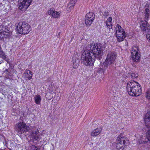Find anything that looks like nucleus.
<instances>
[{"mask_svg":"<svg viewBox=\"0 0 150 150\" xmlns=\"http://www.w3.org/2000/svg\"><path fill=\"white\" fill-rule=\"evenodd\" d=\"M90 50H86L81 57V62L86 66H91L94 63L93 56L100 59L102 55L104 47L101 44L93 42L90 44Z\"/></svg>","mask_w":150,"mask_h":150,"instance_id":"1","label":"nucleus"},{"mask_svg":"<svg viewBox=\"0 0 150 150\" xmlns=\"http://www.w3.org/2000/svg\"><path fill=\"white\" fill-rule=\"evenodd\" d=\"M126 88L129 94L132 96H138L142 91L139 84L133 81L127 83Z\"/></svg>","mask_w":150,"mask_h":150,"instance_id":"2","label":"nucleus"},{"mask_svg":"<svg viewBox=\"0 0 150 150\" xmlns=\"http://www.w3.org/2000/svg\"><path fill=\"white\" fill-rule=\"evenodd\" d=\"M17 31L21 34H28L31 30L30 26L25 22H20L16 25Z\"/></svg>","mask_w":150,"mask_h":150,"instance_id":"3","label":"nucleus"},{"mask_svg":"<svg viewBox=\"0 0 150 150\" xmlns=\"http://www.w3.org/2000/svg\"><path fill=\"white\" fill-rule=\"evenodd\" d=\"M116 54L114 52H110L108 54L107 58L103 63L105 67H108L113 64L116 58Z\"/></svg>","mask_w":150,"mask_h":150,"instance_id":"4","label":"nucleus"},{"mask_svg":"<svg viewBox=\"0 0 150 150\" xmlns=\"http://www.w3.org/2000/svg\"><path fill=\"white\" fill-rule=\"evenodd\" d=\"M16 129L19 134H21L28 132L30 128L25 122H20L16 124Z\"/></svg>","mask_w":150,"mask_h":150,"instance_id":"5","label":"nucleus"},{"mask_svg":"<svg viewBox=\"0 0 150 150\" xmlns=\"http://www.w3.org/2000/svg\"><path fill=\"white\" fill-rule=\"evenodd\" d=\"M32 0H19L18 8L22 11L26 10L31 4Z\"/></svg>","mask_w":150,"mask_h":150,"instance_id":"6","label":"nucleus"},{"mask_svg":"<svg viewBox=\"0 0 150 150\" xmlns=\"http://www.w3.org/2000/svg\"><path fill=\"white\" fill-rule=\"evenodd\" d=\"M131 51L132 60L136 62H139L140 58V54L137 47H132Z\"/></svg>","mask_w":150,"mask_h":150,"instance_id":"7","label":"nucleus"},{"mask_svg":"<svg viewBox=\"0 0 150 150\" xmlns=\"http://www.w3.org/2000/svg\"><path fill=\"white\" fill-rule=\"evenodd\" d=\"M128 141L127 137H125L119 136L117 137V143L116 146L118 149H120L121 148L125 145L126 141Z\"/></svg>","mask_w":150,"mask_h":150,"instance_id":"8","label":"nucleus"},{"mask_svg":"<svg viewBox=\"0 0 150 150\" xmlns=\"http://www.w3.org/2000/svg\"><path fill=\"white\" fill-rule=\"evenodd\" d=\"M144 121L145 125L148 129L146 134V137L150 142V111L147 112L145 117Z\"/></svg>","mask_w":150,"mask_h":150,"instance_id":"9","label":"nucleus"},{"mask_svg":"<svg viewBox=\"0 0 150 150\" xmlns=\"http://www.w3.org/2000/svg\"><path fill=\"white\" fill-rule=\"evenodd\" d=\"M95 18L94 14L92 12H89L86 14L85 18V22L86 25H90L92 23Z\"/></svg>","mask_w":150,"mask_h":150,"instance_id":"10","label":"nucleus"},{"mask_svg":"<svg viewBox=\"0 0 150 150\" xmlns=\"http://www.w3.org/2000/svg\"><path fill=\"white\" fill-rule=\"evenodd\" d=\"M140 27L142 31L146 32L150 30V25L146 21L142 20L140 22Z\"/></svg>","mask_w":150,"mask_h":150,"instance_id":"11","label":"nucleus"},{"mask_svg":"<svg viewBox=\"0 0 150 150\" xmlns=\"http://www.w3.org/2000/svg\"><path fill=\"white\" fill-rule=\"evenodd\" d=\"M41 134L39 132L38 129L32 131L30 134L31 138L35 140H40L41 139Z\"/></svg>","mask_w":150,"mask_h":150,"instance_id":"12","label":"nucleus"},{"mask_svg":"<svg viewBox=\"0 0 150 150\" xmlns=\"http://www.w3.org/2000/svg\"><path fill=\"white\" fill-rule=\"evenodd\" d=\"M79 56L78 54L76 53L72 57V62L73 64V67L74 68H77L79 66Z\"/></svg>","mask_w":150,"mask_h":150,"instance_id":"13","label":"nucleus"},{"mask_svg":"<svg viewBox=\"0 0 150 150\" xmlns=\"http://www.w3.org/2000/svg\"><path fill=\"white\" fill-rule=\"evenodd\" d=\"M48 13L49 15L54 18H58L60 16V13L56 11L54 9H50L48 11Z\"/></svg>","mask_w":150,"mask_h":150,"instance_id":"14","label":"nucleus"},{"mask_svg":"<svg viewBox=\"0 0 150 150\" xmlns=\"http://www.w3.org/2000/svg\"><path fill=\"white\" fill-rule=\"evenodd\" d=\"M102 129L100 128H97L93 130L91 132V135L93 137H96L100 133Z\"/></svg>","mask_w":150,"mask_h":150,"instance_id":"15","label":"nucleus"},{"mask_svg":"<svg viewBox=\"0 0 150 150\" xmlns=\"http://www.w3.org/2000/svg\"><path fill=\"white\" fill-rule=\"evenodd\" d=\"M25 77L28 79H30L32 77V73L31 71L29 70H26L24 73Z\"/></svg>","mask_w":150,"mask_h":150,"instance_id":"16","label":"nucleus"},{"mask_svg":"<svg viewBox=\"0 0 150 150\" xmlns=\"http://www.w3.org/2000/svg\"><path fill=\"white\" fill-rule=\"evenodd\" d=\"M34 99L35 103L37 105L40 104L41 99L40 95H36L35 96Z\"/></svg>","mask_w":150,"mask_h":150,"instance_id":"17","label":"nucleus"},{"mask_svg":"<svg viewBox=\"0 0 150 150\" xmlns=\"http://www.w3.org/2000/svg\"><path fill=\"white\" fill-rule=\"evenodd\" d=\"M116 36L117 38V41L119 42H121L124 40L126 37V34L120 35V34H118Z\"/></svg>","mask_w":150,"mask_h":150,"instance_id":"18","label":"nucleus"},{"mask_svg":"<svg viewBox=\"0 0 150 150\" xmlns=\"http://www.w3.org/2000/svg\"><path fill=\"white\" fill-rule=\"evenodd\" d=\"M76 1V0H73L72 1L70 2L67 6V8H69L70 10L72 9L74 5V2Z\"/></svg>","mask_w":150,"mask_h":150,"instance_id":"19","label":"nucleus"},{"mask_svg":"<svg viewBox=\"0 0 150 150\" xmlns=\"http://www.w3.org/2000/svg\"><path fill=\"white\" fill-rule=\"evenodd\" d=\"M106 25L108 28L109 29V32L112 33L113 32V30L112 28V23H106Z\"/></svg>","mask_w":150,"mask_h":150,"instance_id":"20","label":"nucleus"},{"mask_svg":"<svg viewBox=\"0 0 150 150\" xmlns=\"http://www.w3.org/2000/svg\"><path fill=\"white\" fill-rule=\"evenodd\" d=\"M116 29V34L118 32H120L122 30H124L123 29H122L121 26L118 24H117L115 28Z\"/></svg>","mask_w":150,"mask_h":150,"instance_id":"21","label":"nucleus"},{"mask_svg":"<svg viewBox=\"0 0 150 150\" xmlns=\"http://www.w3.org/2000/svg\"><path fill=\"white\" fill-rule=\"evenodd\" d=\"M5 30V28L3 25H1L0 26V34L1 35L3 33V35L4 34V32Z\"/></svg>","mask_w":150,"mask_h":150,"instance_id":"22","label":"nucleus"},{"mask_svg":"<svg viewBox=\"0 0 150 150\" xmlns=\"http://www.w3.org/2000/svg\"><path fill=\"white\" fill-rule=\"evenodd\" d=\"M146 97L148 99H150V90H148L146 92Z\"/></svg>","mask_w":150,"mask_h":150,"instance_id":"23","label":"nucleus"},{"mask_svg":"<svg viewBox=\"0 0 150 150\" xmlns=\"http://www.w3.org/2000/svg\"><path fill=\"white\" fill-rule=\"evenodd\" d=\"M118 34H120V35H122L126 34L124 30H122L120 32H118L116 34V35H117Z\"/></svg>","mask_w":150,"mask_h":150,"instance_id":"24","label":"nucleus"},{"mask_svg":"<svg viewBox=\"0 0 150 150\" xmlns=\"http://www.w3.org/2000/svg\"><path fill=\"white\" fill-rule=\"evenodd\" d=\"M144 16V18L145 20L144 21H148L150 16L149 14H146Z\"/></svg>","mask_w":150,"mask_h":150,"instance_id":"25","label":"nucleus"},{"mask_svg":"<svg viewBox=\"0 0 150 150\" xmlns=\"http://www.w3.org/2000/svg\"><path fill=\"white\" fill-rule=\"evenodd\" d=\"M138 74L137 73H133L131 76L132 78H135L138 76Z\"/></svg>","mask_w":150,"mask_h":150,"instance_id":"26","label":"nucleus"},{"mask_svg":"<svg viewBox=\"0 0 150 150\" xmlns=\"http://www.w3.org/2000/svg\"><path fill=\"white\" fill-rule=\"evenodd\" d=\"M109 15L108 12L107 11H105L104 12L103 14V16H104L105 18H107Z\"/></svg>","mask_w":150,"mask_h":150,"instance_id":"27","label":"nucleus"},{"mask_svg":"<svg viewBox=\"0 0 150 150\" xmlns=\"http://www.w3.org/2000/svg\"><path fill=\"white\" fill-rule=\"evenodd\" d=\"M30 150H39V149L35 146L32 145L31 146V149Z\"/></svg>","mask_w":150,"mask_h":150,"instance_id":"28","label":"nucleus"},{"mask_svg":"<svg viewBox=\"0 0 150 150\" xmlns=\"http://www.w3.org/2000/svg\"><path fill=\"white\" fill-rule=\"evenodd\" d=\"M112 18L111 17H109L107 19L106 22L112 23Z\"/></svg>","mask_w":150,"mask_h":150,"instance_id":"29","label":"nucleus"},{"mask_svg":"<svg viewBox=\"0 0 150 150\" xmlns=\"http://www.w3.org/2000/svg\"><path fill=\"white\" fill-rule=\"evenodd\" d=\"M145 14H149L150 11L147 8H146L145 9Z\"/></svg>","mask_w":150,"mask_h":150,"instance_id":"30","label":"nucleus"},{"mask_svg":"<svg viewBox=\"0 0 150 150\" xmlns=\"http://www.w3.org/2000/svg\"><path fill=\"white\" fill-rule=\"evenodd\" d=\"M2 53L3 52L2 51V52L0 54V57H1L3 59H4L6 58V56L4 54H2Z\"/></svg>","mask_w":150,"mask_h":150,"instance_id":"31","label":"nucleus"},{"mask_svg":"<svg viewBox=\"0 0 150 150\" xmlns=\"http://www.w3.org/2000/svg\"><path fill=\"white\" fill-rule=\"evenodd\" d=\"M5 72L8 75H10V73L9 72V69H7L6 70Z\"/></svg>","mask_w":150,"mask_h":150,"instance_id":"32","label":"nucleus"},{"mask_svg":"<svg viewBox=\"0 0 150 150\" xmlns=\"http://www.w3.org/2000/svg\"><path fill=\"white\" fill-rule=\"evenodd\" d=\"M139 144H140L141 143H142L143 144H144L146 143V141H143V142H142V141H141V142L139 141Z\"/></svg>","mask_w":150,"mask_h":150,"instance_id":"33","label":"nucleus"},{"mask_svg":"<svg viewBox=\"0 0 150 150\" xmlns=\"http://www.w3.org/2000/svg\"><path fill=\"white\" fill-rule=\"evenodd\" d=\"M146 37L148 39H149V40L150 39V35L149 34H147Z\"/></svg>","mask_w":150,"mask_h":150,"instance_id":"34","label":"nucleus"},{"mask_svg":"<svg viewBox=\"0 0 150 150\" xmlns=\"http://www.w3.org/2000/svg\"><path fill=\"white\" fill-rule=\"evenodd\" d=\"M100 71H103V69H100Z\"/></svg>","mask_w":150,"mask_h":150,"instance_id":"35","label":"nucleus"},{"mask_svg":"<svg viewBox=\"0 0 150 150\" xmlns=\"http://www.w3.org/2000/svg\"><path fill=\"white\" fill-rule=\"evenodd\" d=\"M68 11H69V12H70V10H68Z\"/></svg>","mask_w":150,"mask_h":150,"instance_id":"36","label":"nucleus"},{"mask_svg":"<svg viewBox=\"0 0 150 150\" xmlns=\"http://www.w3.org/2000/svg\"><path fill=\"white\" fill-rule=\"evenodd\" d=\"M1 61H0V64H1Z\"/></svg>","mask_w":150,"mask_h":150,"instance_id":"37","label":"nucleus"},{"mask_svg":"<svg viewBox=\"0 0 150 150\" xmlns=\"http://www.w3.org/2000/svg\"><path fill=\"white\" fill-rule=\"evenodd\" d=\"M59 34H60V32H59Z\"/></svg>","mask_w":150,"mask_h":150,"instance_id":"38","label":"nucleus"}]
</instances>
